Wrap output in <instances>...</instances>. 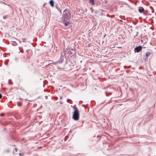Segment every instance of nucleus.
Instances as JSON below:
<instances>
[{
  "label": "nucleus",
  "mask_w": 156,
  "mask_h": 156,
  "mask_svg": "<svg viewBox=\"0 0 156 156\" xmlns=\"http://www.w3.org/2000/svg\"><path fill=\"white\" fill-rule=\"evenodd\" d=\"M60 99H62V96H60Z\"/></svg>",
  "instance_id": "a211bd4d"
},
{
  "label": "nucleus",
  "mask_w": 156,
  "mask_h": 156,
  "mask_svg": "<svg viewBox=\"0 0 156 156\" xmlns=\"http://www.w3.org/2000/svg\"><path fill=\"white\" fill-rule=\"evenodd\" d=\"M57 97L56 98V99H57Z\"/></svg>",
  "instance_id": "393cba45"
},
{
  "label": "nucleus",
  "mask_w": 156,
  "mask_h": 156,
  "mask_svg": "<svg viewBox=\"0 0 156 156\" xmlns=\"http://www.w3.org/2000/svg\"><path fill=\"white\" fill-rule=\"evenodd\" d=\"M2 95L1 94H0V98H2Z\"/></svg>",
  "instance_id": "f3484780"
},
{
  "label": "nucleus",
  "mask_w": 156,
  "mask_h": 156,
  "mask_svg": "<svg viewBox=\"0 0 156 156\" xmlns=\"http://www.w3.org/2000/svg\"><path fill=\"white\" fill-rule=\"evenodd\" d=\"M107 16H108V17H111V16H109V15H108H108H107Z\"/></svg>",
  "instance_id": "aec40b11"
},
{
  "label": "nucleus",
  "mask_w": 156,
  "mask_h": 156,
  "mask_svg": "<svg viewBox=\"0 0 156 156\" xmlns=\"http://www.w3.org/2000/svg\"><path fill=\"white\" fill-rule=\"evenodd\" d=\"M72 106V107H73V108H74V110H76V109H77V110H78V108H76V105H74V106Z\"/></svg>",
  "instance_id": "f8f14e48"
},
{
  "label": "nucleus",
  "mask_w": 156,
  "mask_h": 156,
  "mask_svg": "<svg viewBox=\"0 0 156 156\" xmlns=\"http://www.w3.org/2000/svg\"><path fill=\"white\" fill-rule=\"evenodd\" d=\"M49 3L51 5L52 7H53L54 6V2L53 0H51L49 1Z\"/></svg>",
  "instance_id": "423d86ee"
},
{
  "label": "nucleus",
  "mask_w": 156,
  "mask_h": 156,
  "mask_svg": "<svg viewBox=\"0 0 156 156\" xmlns=\"http://www.w3.org/2000/svg\"><path fill=\"white\" fill-rule=\"evenodd\" d=\"M62 16L64 21H66L68 20L71 16L69 11L67 9L65 10L63 12Z\"/></svg>",
  "instance_id": "f257e3e1"
},
{
  "label": "nucleus",
  "mask_w": 156,
  "mask_h": 156,
  "mask_svg": "<svg viewBox=\"0 0 156 156\" xmlns=\"http://www.w3.org/2000/svg\"><path fill=\"white\" fill-rule=\"evenodd\" d=\"M22 41L23 42H26V39L25 38H23L22 39Z\"/></svg>",
  "instance_id": "ddd939ff"
},
{
  "label": "nucleus",
  "mask_w": 156,
  "mask_h": 156,
  "mask_svg": "<svg viewBox=\"0 0 156 156\" xmlns=\"http://www.w3.org/2000/svg\"><path fill=\"white\" fill-rule=\"evenodd\" d=\"M151 52H147L146 53V56L147 57L151 55Z\"/></svg>",
  "instance_id": "9d476101"
},
{
  "label": "nucleus",
  "mask_w": 156,
  "mask_h": 156,
  "mask_svg": "<svg viewBox=\"0 0 156 156\" xmlns=\"http://www.w3.org/2000/svg\"><path fill=\"white\" fill-rule=\"evenodd\" d=\"M71 53L73 55H74L76 53V50L75 48L72 49L70 51V54Z\"/></svg>",
  "instance_id": "39448f33"
},
{
  "label": "nucleus",
  "mask_w": 156,
  "mask_h": 156,
  "mask_svg": "<svg viewBox=\"0 0 156 156\" xmlns=\"http://www.w3.org/2000/svg\"><path fill=\"white\" fill-rule=\"evenodd\" d=\"M82 106H84V105H82Z\"/></svg>",
  "instance_id": "5701e85b"
},
{
  "label": "nucleus",
  "mask_w": 156,
  "mask_h": 156,
  "mask_svg": "<svg viewBox=\"0 0 156 156\" xmlns=\"http://www.w3.org/2000/svg\"><path fill=\"white\" fill-rule=\"evenodd\" d=\"M8 18V16H3V18L4 19H6Z\"/></svg>",
  "instance_id": "4468645a"
},
{
  "label": "nucleus",
  "mask_w": 156,
  "mask_h": 156,
  "mask_svg": "<svg viewBox=\"0 0 156 156\" xmlns=\"http://www.w3.org/2000/svg\"><path fill=\"white\" fill-rule=\"evenodd\" d=\"M47 97H47V96H45V98H47Z\"/></svg>",
  "instance_id": "4be33fe9"
},
{
  "label": "nucleus",
  "mask_w": 156,
  "mask_h": 156,
  "mask_svg": "<svg viewBox=\"0 0 156 156\" xmlns=\"http://www.w3.org/2000/svg\"><path fill=\"white\" fill-rule=\"evenodd\" d=\"M62 101H61V102H60V104H62Z\"/></svg>",
  "instance_id": "412c9836"
},
{
  "label": "nucleus",
  "mask_w": 156,
  "mask_h": 156,
  "mask_svg": "<svg viewBox=\"0 0 156 156\" xmlns=\"http://www.w3.org/2000/svg\"><path fill=\"white\" fill-rule=\"evenodd\" d=\"M69 101H71V100L70 99H68L67 100V101L68 102H69V103H70L69 102Z\"/></svg>",
  "instance_id": "2eb2a0df"
},
{
  "label": "nucleus",
  "mask_w": 156,
  "mask_h": 156,
  "mask_svg": "<svg viewBox=\"0 0 156 156\" xmlns=\"http://www.w3.org/2000/svg\"><path fill=\"white\" fill-rule=\"evenodd\" d=\"M90 4H92L93 5H95V3L94 2V0H90Z\"/></svg>",
  "instance_id": "6e6552de"
},
{
  "label": "nucleus",
  "mask_w": 156,
  "mask_h": 156,
  "mask_svg": "<svg viewBox=\"0 0 156 156\" xmlns=\"http://www.w3.org/2000/svg\"><path fill=\"white\" fill-rule=\"evenodd\" d=\"M18 105L19 106H20L21 105H20V104H18Z\"/></svg>",
  "instance_id": "6ab92c4d"
},
{
  "label": "nucleus",
  "mask_w": 156,
  "mask_h": 156,
  "mask_svg": "<svg viewBox=\"0 0 156 156\" xmlns=\"http://www.w3.org/2000/svg\"><path fill=\"white\" fill-rule=\"evenodd\" d=\"M10 43L13 46H16L17 44V43L14 41H11Z\"/></svg>",
  "instance_id": "0eeeda50"
},
{
  "label": "nucleus",
  "mask_w": 156,
  "mask_h": 156,
  "mask_svg": "<svg viewBox=\"0 0 156 156\" xmlns=\"http://www.w3.org/2000/svg\"><path fill=\"white\" fill-rule=\"evenodd\" d=\"M144 9L143 8H140L138 9L139 12L140 13L143 12L144 11Z\"/></svg>",
  "instance_id": "1a4fd4ad"
},
{
  "label": "nucleus",
  "mask_w": 156,
  "mask_h": 156,
  "mask_svg": "<svg viewBox=\"0 0 156 156\" xmlns=\"http://www.w3.org/2000/svg\"><path fill=\"white\" fill-rule=\"evenodd\" d=\"M73 118L75 120H78L79 118V113L78 110L77 109L74 110L73 115Z\"/></svg>",
  "instance_id": "7ed1b4c3"
},
{
  "label": "nucleus",
  "mask_w": 156,
  "mask_h": 156,
  "mask_svg": "<svg viewBox=\"0 0 156 156\" xmlns=\"http://www.w3.org/2000/svg\"><path fill=\"white\" fill-rule=\"evenodd\" d=\"M4 115V114H3V113H2V114H0V115H1V116H3Z\"/></svg>",
  "instance_id": "dca6fc26"
},
{
  "label": "nucleus",
  "mask_w": 156,
  "mask_h": 156,
  "mask_svg": "<svg viewBox=\"0 0 156 156\" xmlns=\"http://www.w3.org/2000/svg\"><path fill=\"white\" fill-rule=\"evenodd\" d=\"M142 47L141 46H139L136 47L134 49L135 52H139L142 49Z\"/></svg>",
  "instance_id": "20e7f679"
},
{
  "label": "nucleus",
  "mask_w": 156,
  "mask_h": 156,
  "mask_svg": "<svg viewBox=\"0 0 156 156\" xmlns=\"http://www.w3.org/2000/svg\"><path fill=\"white\" fill-rule=\"evenodd\" d=\"M64 22L65 23V25L66 26H68L69 25V23L68 22H65V21H64Z\"/></svg>",
  "instance_id": "9b49d317"
},
{
  "label": "nucleus",
  "mask_w": 156,
  "mask_h": 156,
  "mask_svg": "<svg viewBox=\"0 0 156 156\" xmlns=\"http://www.w3.org/2000/svg\"><path fill=\"white\" fill-rule=\"evenodd\" d=\"M57 97L56 98V99H57Z\"/></svg>",
  "instance_id": "b1692460"
},
{
  "label": "nucleus",
  "mask_w": 156,
  "mask_h": 156,
  "mask_svg": "<svg viewBox=\"0 0 156 156\" xmlns=\"http://www.w3.org/2000/svg\"><path fill=\"white\" fill-rule=\"evenodd\" d=\"M63 57L61 56L60 58L61 61H58L56 62L53 63V64L55 65H56L58 66V68L59 69H61L63 68L62 62L63 61Z\"/></svg>",
  "instance_id": "f03ea898"
}]
</instances>
